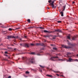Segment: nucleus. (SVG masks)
Segmentation results:
<instances>
[{
  "mask_svg": "<svg viewBox=\"0 0 78 78\" xmlns=\"http://www.w3.org/2000/svg\"><path fill=\"white\" fill-rule=\"evenodd\" d=\"M54 1H52L51 2V3L50 4V5H54Z\"/></svg>",
  "mask_w": 78,
  "mask_h": 78,
  "instance_id": "nucleus-25",
  "label": "nucleus"
},
{
  "mask_svg": "<svg viewBox=\"0 0 78 78\" xmlns=\"http://www.w3.org/2000/svg\"><path fill=\"white\" fill-rule=\"evenodd\" d=\"M73 61V59L69 58V60H67L68 62H72Z\"/></svg>",
  "mask_w": 78,
  "mask_h": 78,
  "instance_id": "nucleus-11",
  "label": "nucleus"
},
{
  "mask_svg": "<svg viewBox=\"0 0 78 78\" xmlns=\"http://www.w3.org/2000/svg\"><path fill=\"white\" fill-rule=\"evenodd\" d=\"M59 34L58 33H57V34Z\"/></svg>",
  "mask_w": 78,
  "mask_h": 78,
  "instance_id": "nucleus-58",
  "label": "nucleus"
},
{
  "mask_svg": "<svg viewBox=\"0 0 78 78\" xmlns=\"http://www.w3.org/2000/svg\"><path fill=\"white\" fill-rule=\"evenodd\" d=\"M56 75H57V76H59V75L58 74H56Z\"/></svg>",
  "mask_w": 78,
  "mask_h": 78,
  "instance_id": "nucleus-40",
  "label": "nucleus"
},
{
  "mask_svg": "<svg viewBox=\"0 0 78 78\" xmlns=\"http://www.w3.org/2000/svg\"><path fill=\"white\" fill-rule=\"evenodd\" d=\"M33 28V27H28V28L29 29H30V28Z\"/></svg>",
  "mask_w": 78,
  "mask_h": 78,
  "instance_id": "nucleus-38",
  "label": "nucleus"
},
{
  "mask_svg": "<svg viewBox=\"0 0 78 78\" xmlns=\"http://www.w3.org/2000/svg\"><path fill=\"white\" fill-rule=\"evenodd\" d=\"M16 50V48H15V49H14V50Z\"/></svg>",
  "mask_w": 78,
  "mask_h": 78,
  "instance_id": "nucleus-50",
  "label": "nucleus"
},
{
  "mask_svg": "<svg viewBox=\"0 0 78 78\" xmlns=\"http://www.w3.org/2000/svg\"><path fill=\"white\" fill-rule=\"evenodd\" d=\"M58 23H61V21H57Z\"/></svg>",
  "mask_w": 78,
  "mask_h": 78,
  "instance_id": "nucleus-30",
  "label": "nucleus"
},
{
  "mask_svg": "<svg viewBox=\"0 0 78 78\" xmlns=\"http://www.w3.org/2000/svg\"><path fill=\"white\" fill-rule=\"evenodd\" d=\"M42 29H44V28L42 27Z\"/></svg>",
  "mask_w": 78,
  "mask_h": 78,
  "instance_id": "nucleus-56",
  "label": "nucleus"
},
{
  "mask_svg": "<svg viewBox=\"0 0 78 78\" xmlns=\"http://www.w3.org/2000/svg\"><path fill=\"white\" fill-rule=\"evenodd\" d=\"M31 54H32V55H34V54H35V53H34V52H31Z\"/></svg>",
  "mask_w": 78,
  "mask_h": 78,
  "instance_id": "nucleus-33",
  "label": "nucleus"
},
{
  "mask_svg": "<svg viewBox=\"0 0 78 78\" xmlns=\"http://www.w3.org/2000/svg\"><path fill=\"white\" fill-rule=\"evenodd\" d=\"M12 28H9V31H12Z\"/></svg>",
  "mask_w": 78,
  "mask_h": 78,
  "instance_id": "nucleus-27",
  "label": "nucleus"
},
{
  "mask_svg": "<svg viewBox=\"0 0 78 78\" xmlns=\"http://www.w3.org/2000/svg\"><path fill=\"white\" fill-rule=\"evenodd\" d=\"M27 36H24L25 38H27Z\"/></svg>",
  "mask_w": 78,
  "mask_h": 78,
  "instance_id": "nucleus-43",
  "label": "nucleus"
},
{
  "mask_svg": "<svg viewBox=\"0 0 78 78\" xmlns=\"http://www.w3.org/2000/svg\"><path fill=\"white\" fill-rule=\"evenodd\" d=\"M76 56H77V57H78V54Z\"/></svg>",
  "mask_w": 78,
  "mask_h": 78,
  "instance_id": "nucleus-53",
  "label": "nucleus"
},
{
  "mask_svg": "<svg viewBox=\"0 0 78 78\" xmlns=\"http://www.w3.org/2000/svg\"><path fill=\"white\" fill-rule=\"evenodd\" d=\"M53 50H57V48H53Z\"/></svg>",
  "mask_w": 78,
  "mask_h": 78,
  "instance_id": "nucleus-22",
  "label": "nucleus"
},
{
  "mask_svg": "<svg viewBox=\"0 0 78 78\" xmlns=\"http://www.w3.org/2000/svg\"><path fill=\"white\" fill-rule=\"evenodd\" d=\"M5 56H8V55H5V54H4Z\"/></svg>",
  "mask_w": 78,
  "mask_h": 78,
  "instance_id": "nucleus-39",
  "label": "nucleus"
},
{
  "mask_svg": "<svg viewBox=\"0 0 78 78\" xmlns=\"http://www.w3.org/2000/svg\"><path fill=\"white\" fill-rule=\"evenodd\" d=\"M20 28L19 27H18V28H16L15 30H19V29H20Z\"/></svg>",
  "mask_w": 78,
  "mask_h": 78,
  "instance_id": "nucleus-36",
  "label": "nucleus"
},
{
  "mask_svg": "<svg viewBox=\"0 0 78 78\" xmlns=\"http://www.w3.org/2000/svg\"><path fill=\"white\" fill-rule=\"evenodd\" d=\"M3 50H6V49H4Z\"/></svg>",
  "mask_w": 78,
  "mask_h": 78,
  "instance_id": "nucleus-52",
  "label": "nucleus"
},
{
  "mask_svg": "<svg viewBox=\"0 0 78 78\" xmlns=\"http://www.w3.org/2000/svg\"><path fill=\"white\" fill-rule=\"evenodd\" d=\"M51 36V35H45L44 36V37H50Z\"/></svg>",
  "mask_w": 78,
  "mask_h": 78,
  "instance_id": "nucleus-9",
  "label": "nucleus"
},
{
  "mask_svg": "<svg viewBox=\"0 0 78 78\" xmlns=\"http://www.w3.org/2000/svg\"><path fill=\"white\" fill-rule=\"evenodd\" d=\"M13 63H14V62H13Z\"/></svg>",
  "mask_w": 78,
  "mask_h": 78,
  "instance_id": "nucleus-59",
  "label": "nucleus"
},
{
  "mask_svg": "<svg viewBox=\"0 0 78 78\" xmlns=\"http://www.w3.org/2000/svg\"><path fill=\"white\" fill-rule=\"evenodd\" d=\"M54 1H56V0H54Z\"/></svg>",
  "mask_w": 78,
  "mask_h": 78,
  "instance_id": "nucleus-61",
  "label": "nucleus"
},
{
  "mask_svg": "<svg viewBox=\"0 0 78 78\" xmlns=\"http://www.w3.org/2000/svg\"><path fill=\"white\" fill-rule=\"evenodd\" d=\"M40 67H41V68H42V69H44V66H43L41 65H40Z\"/></svg>",
  "mask_w": 78,
  "mask_h": 78,
  "instance_id": "nucleus-24",
  "label": "nucleus"
},
{
  "mask_svg": "<svg viewBox=\"0 0 78 78\" xmlns=\"http://www.w3.org/2000/svg\"><path fill=\"white\" fill-rule=\"evenodd\" d=\"M41 43H36V45L37 46H39V45L40 46Z\"/></svg>",
  "mask_w": 78,
  "mask_h": 78,
  "instance_id": "nucleus-19",
  "label": "nucleus"
},
{
  "mask_svg": "<svg viewBox=\"0 0 78 78\" xmlns=\"http://www.w3.org/2000/svg\"><path fill=\"white\" fill-rule=\"evenodd\" d=\"M40 72H42V70H40Z\"/></svg>",
  "mask_w": 78,
  "mask_h": 78,
  "instance_id": "nucleus-47",
  "label": "nucleus"
},
{
  "mask_svg": "<svg viewBox=\"0 0 78 78\" xmlns=\"http://www.w3.org/2000/svg\"><path fill=\"white\" fill-rule=\"evenodd\" d=\"M67 41H68V40H67Z\"/></svg>",
  "mask_w": 78,
  "mask_h": 78,
  "instance_id": "nucleus-62",
  "label": "nucleus"
},
{
  "mask_svg": "<svg viewBox=\"0 0 78 78\" xmlns=\"http://www.w3.org/2000/svg\"><path fill=\"white\" fill-rule=\"evenodd\" d=\"M7 37L8 38H7V39H10V38H14V39H16V38H18V36L17 37H14V36L12 35L8 36Z\"/></svg>",
  "mask_w": 78,
  "mask_h": 78,
  "instance_id": "nucleus-1",
  "label": "nucleus"
},
{
  "mask_svg": "<svg viewBox=\"0 0 78 78\" xmlns=\"http://www.w3.org/2000/svg\"><path fill=\"white\" fill-rule=\"evenodd\" d=\"M62 47L63 48H70L71 47L67 46L66 45H62Z\"/></svg>",
  "mask_w": 78,
  "mask_h": 78,
  "instance_id": "nucleus-3",
  "label": "nucleus"
},
{
  "mask_svg": "<svg viewBox=\"0 0 78 78\" xmlns=\"http://www.w3.org/2000/svg\"><path fill=\"white\" fill-rule=\"evenodd\" d=\"M53 39H55V37H53Z\"/></svg>",
  "mask_w": 78,
  "mask_h": 78,
  "instance_id": "nucleus-44",
  "label": "nucleus"
},
{
  "mask_svg": "<svg viewBox=\"0 0 78 78\" xmlns=\"http://www.w3.org/2000/svg\"><path fill=\"white\" fill-rule=\"evenodd\" d=\"M58 61H63V59H58Z\"/></svg>",
  "mask_w": 78,
  "mask_h": 78,
  "instance_id": "nucleus-29",
  "label": "nucleus"
},
{
  "mask_svg": "<svg viewBox=\"0 0 78 78\" xmlns=\"http://www.w3.org/2000/svg\"><path fill=\"white\" fill-rule=\"evenodd\" d=\"M40 46H44V44L43 43H40Z\"/></svg>",
  "mask_w": 78,
  "mask_h": 78,
  "instance_id": "nucleus-23",
  "label": "nucleus"
},
{
  "mask_svg": "<svg viewBox=\"0 0 78 78\" xmlns=\"http://www.w3.org/2000/svg\"><path fill=\"white\" fill-rule=\"evenodd\" d=\"M30 45L31 46H34V44H31Z\"/></svg>",
  "mask_w": 78,
  "mask_h": 78,
  "instance_id": "nucleus-28",
  "label": "nucleus"
},
{
  "mask_svg": "<svg viewBox=\"0 0 78 78\" xmlns=\"http://www.w3.org/2000/svg\"><path fill=\"white\" fill-rule=\"evenodd\" d=\"M66 8V5L64 7V9L63 10V11H64V10H65V8Z\"/></svg>",
  "mask_w": 78,
  "mask_h": 78,
  "instance_id": "nucleus-31",
  "label": "nucleus"
},
{
  "mask_svg": "<svg viewBox=\"0 0 78 78\" xmlns=\"http://www.w3.org/2000/svg\"><path fill=\"white\" fill-rule=\"evenodd\" d=\"M66 55L68 58H71V56H70V55H71V53L70 52H67V53L66 54Z\"/></svg>",
  "mask_w": 78,
  "mask_h": 78,
  "instance_id": "nucleus-6",
  "label": "nucleus"
},
{
  "mask_svg": "<svg viewBox=\"0 0 78 78\" xmlns=\"http://www.w3.org/2000/svg\"><path fill=\"white\" fill-rule=\"evenodd\" d=\"M55 31H56V32H59L60 33H61V32H62L61 30H60V29L55 30Z\"/></svg>",
  "mask_w": 78,
  "mask_h": 78,
  "instance_id": "nucleus-7",
  "label": "nucleus"
},
{
  "mask_svg": "<svg viewBox=\"0 0 78 78\" xmlns=\"http://www.w3.org/2000/svg\"><path fill=\"white\" fill-rule=\"evenodd\" d=\"M5 54H8V53L7 51H5Z\"/></svg>",
  "mask_w": 78,
  "mask_h": 78,
  "instance_id": "nucleus-34",
  "label": "nucleus"
},
{
  "mask_svg": "<svg viewBox=\"0 0 78 78\" xmlns=\"http://www.w3.org/2000/svg\"><path fill=\"white\" fill-rule=\"evenodd\" d=\"M8 58H9V59H10V57H8Z\"/></svg>",
  "mask_w": 78,
  "mask_h": 78,
  "instance_id": "nucleus-55",
  "label": "nucleus"
},
{
  "mask_svg": "<svg viewBox=\"0 0 78 78\" xmlns=\"http://www.w3.org/2000/svg\"><path fill=\"white\" fill-rule=\"evenodd\" d=\"M13 44H15V45H16V44H15V43H14Z\"/></svg>",
  "mask_w": 78,
  "mask_h": 78,
  "instance_id": "nucleus-54",
  "label": "nucleus"
},
{
  "mask_svg": "<svg viewBox=\"0 0 78 78\" xmlns=\"http://www.w3.org/2000/svg\"><path fill=\"white\" fill-rule=\"evenodd\" d=\"M53 32H56L55 31H55H53Z\"/></svg>",
  "mask_w": 78,
  "mask_h": 78,
  "instance_id": "nucleus-51",
  "label": "nucleus"
},
{
  "mask_svg": "<svg viewBox=\"0 0 78 78\" xmlns=\"http://www.w3.org/2000/svg\"><path fill=\"white\" fill-rule=\"evenodd\" d=\"M55 58H58V57H51V59L52 60H53V59H55Z\"/></svg>",
  "mask_w": 78,
  "mask_h": 78,
  "instance_id": "nucleus-12",
  "label": "nucleus"
},
{
  "mask_svg": "<svg viewBox=\"0 0 78 78\" xmlns=\"http://www.w3.org/2000/svg\"><path fill=\"white\" fill-rule=\"evenodd\" d=\"M22 59L24 61H26V60H27V58H26V57H23Z\"/></svg>",
  "mask_w": 78,
  "mask_h": 78,
  "instance_id": "nucleus-13",
  "label": "nucleus"
},
{
  "mask_svg": "<svg viewBox=\"0 0 78 78\" xmlns=\"http://www.w3.org/2000/svg\"><path fill=\"white\" fill-rule=\"evenodd\" d=\"M46 76H48V77H50L51 78H52V76L48 74H47V75H46Z\"/></svg>",
  "mask_w": 78,
  "mask_h": 78,
  "instance_id": "nucleus-16",
  "label": "nucleus"
},
{
  "mask_svg": "<svg viewBox=\"0 0 78 78\" xmlns=\"http://www.w3.org/2000/svg\"><path fill=\"white\" fill-rule=\"evenodd\" d=\"M23 44H20V46H23Z\"/></svg>",
  "mask_w": 78,
  "mask_h": 78,
  "instance_id": "nucleus-32",
  "label": "nucleus"
},
{
  "mask_svg": "<svg viewBox=\"0 0 78 78\" xmlns=\"http://www.w3.org/2000/svg\"><path fill=\"white\" fill-rule=\"evenodd\" d=\"M30 44L28 43H25L23 44V47H27V48H29L30 47Z\"/></svg>",
  "mask_w": 78,
  "mask_h": 78,
  "instance_id": "nucleus-2",
  "label": "nucleus"
},
{
  "mask_svg": "<svg viewBox=\"0 0 78 78\" xmlns=\"http://www.w3.org/2000/svg\"><path fill=\"white\" fill-rule=\"evenodd\" d=\"M26 74H29V73H30V72L28 71H26Z\"/></svg>",
  "mask_w": 78,
  "mask_h": 78,
  "instance_id": "nucleus-26",
  "label": "nucleus"
},
{
  "mask_svg": "<svg viewBox=\"0 0 78 78\" xmlns=\"http://www.w3.org/2000/svg\"><path fill=\"white\" fill-rule=\"evenodd\" d=\"M11 78V76H9L8 77V78Z\"/></svg>",
  "mask_w": 78,
  "mask_h": 78,
  "instance_id": "nucleus-37",
  "label": "nucleus"
},
{
  "mask_svg": "<svg viewBox=\"0 0 78 78\" xmlns=\"http://www.w3.org/2000/svg\"><path fill=\"white\" fill-rule=\"evenodd\" d=\"M75 2H72V3L73 4H74V3H75Z\"/></svg>",
  "mask_w": 78,
  "mask_h": 78,
  "instance_id": "nucleus-41",
  "label": "nucleus"
},
{
  "mask_svg": "<svg viewBox=\"0 0 78 78\" xmlns=\"http://www.w3.org/2000/svg\"><path fill=\"white\" fill-rule=\"evenodd\" d=\"M63 77H64V76L63 75H61Z\"/></svg>",
  "mask_w": 78,
  "mask_h": 78,
  "instance_id": "nucleus-48",
  "label": "nucleus"
},
{
  "mask_svg": "<svg viewBox=\"0 0 78 78\" xmlns=\"http://www.w3.org/2000/svg\"><path fill=\"white\" fill-rule=\"evenodd\" d=\"M43 31H44V33H52V31H49L47 30H44Z\"/></svg>",
  "mask_w": 78,
  "mask_h": 78,
  "instance_id": "nucleus-8",
  "label": "nucleus"
},
{
  "mask_svg": "<svg viewBox=\"0 0 78 78\" xmlns=\"http://www.w3.org/2000/svg\"><path fill=\"white\" fill-rule=\"evenodd\" d=\"M42 52L41 51L38 52V53L37 54V56H41V54H40L41 53H42Z\"/></svg>",
  "mask_w": 78,
  "mask_h": 78,
  "instance_id": "nucleus-14",
  "label": "nucleus"
},
{
  "mask_svg": "<svg viewBox=\"0 0 78 78\" xmlns=\"http://www.w3.org/2000/svg\"><path fill=\"white\" fill-rule=\"evenodd\" d=\"M3 31V32H6V31Z\"/></svg>",
  "mask_w": 78,
  "mask_h": 78,
  "instance_id": "nucleus-49",
  "label": "nucleus"
},
{
  "mask_svg": "<svg viewBox=\"0 0 78 78\" xmlns=\"http://www.w3.org/2000/svg\"><path fill=\"white\" fill-rule=\"evenodd\" d=\"M20 69H22L19 68Z\"/></svg>",
  "mask_w": 78,
  "mask_h": 78,
  "instance_id": "nucleus-57",
  "label": "nucleus"
},
{
  "mask_svg": "<svg viewBox=\"0 0 78 78\" xmlns=\"http://www.w3.org/2000/svg\"><path fill=\"white\" fill-rule=\"evenodd\" d=\"M30 62L31 63H32V64H33L34 62V59L33 58H32L31 59V60H30Z\"/></svg>",
  "mask_w": 78,
  "mask_h": 78,
  "instance_id": "nucleus-5",
  "label": "nucleus"
},
{
  "mask_svg": "<svg viewBox=\"0 0 78 78\" xmlns=\"http://www.w3.org/2000/svg\"><path fill=\"white\" fill-rule=\"evenodd\" d=\"M60 14H61V16H62V17H63V16H64V13L62 12H60Z\"/></svg>",
  "mask_w": 78,
  "mask_h": 78,
  "instance_id": "nucleus-15",
  "label": "nucleus"
},
{
  "mask_svg": "<svg viewBox=\"0 0 78 78\" xmlns=\"http://www.w3.org/2000/svg\"><path fill=\"white\" fill-rule=\"evenodd\" d=\"M68 44L69 45H72V46H73V44H72L70 43H68Z\"/></svg>",
  "mask_w": 78,
  "mask_h": 78,
  "instance_id": "nucleus-18",
  "label": "nucleus"
},
{
  "mask_svg": "<svg viewBox=\"0 0 78 78\" xmlns=\"http://www.w3.org/2000/svg\"><path fill=\"white\" fill-rule=\"evenodd\" d=\"M51 0H50V1H48V2H49V3H51Z\"/></svg>",
  "mask_w": 78,
  "mask_h": 78,
  "instance_id": "nucleus-35",
  "label": "nucleus"
},
{
  "mask_svg": "<svg viewBox=\"0 0 78 78\" xmlns=\"http://www.w3.org/2000/svg\"><path fill=\"white\" fill-rule=\"evenodd\" d=\"M76 36H75L73 37L72 38V40H75V39L76 38Z\"/></svg>",
  "mask_w": 78,
  "mask_h": 78,
  "instance_id": "nucleus-17",
  "label": "nucleus"
},
{
  "mask_svg": "<svg viewBox=\"0 0 78 78\" xmlns=\"http://www.w3.org/2000/svg\"><path fill=\"white\" fill-rule=\"evenodd\" d=\"M75 61H77L78 59H76Z\"/></svg>",
  "mask_w": 78,
  "mask_h": 78,
  "instance_id": "nucleus-45",
  "label": "nucleus"
},
{
  "mask_svg": "<svg viewBox=\"0 0 78 78\" xmlns=\"http://www.w3.org/2000/svg\"><path fill=\"white\" fill-rule=\"evenodd\" d=\"M55 37H56V36H55Z\"/></svg>",
  "mask_w": 78,
  "mask_h": 78,
  "instance_id": "nucleus-60",
  "label": "nucleus"
},
{
  "mask_svg": "<svg viewBox=\"0 0 78 78\" xmlns=\"http://www.w3.org/2000/svg\"><path fill=\"white\" fill-rule=\"evenodd\" d=\"M18 59H19V58H18Z\"/></svg>",
  "mask_w": 78,
  "mask_h": 78,
  "instance_id": "nucleus-64",
  "label": "nucleus"
},
{
  "mask_svg": "<svg viewBox=\"0 0 78 78\" xmlns=\"http://www.w3.org/2000/svg\"><path fill=\"white\" fill-rule=\"evenodd\" d=\"M47 69L48 70H51V71H53V72H55L56 73H58L59 72L58 71H55L53 70H52V69H50L49 68H47Z\"/></svg>",
  "mask_w": 78,
  "mask_h": 78,
  "instance_id": "nucleus-4",
  "label": "nucleus"
},
{
  "mask_svg": "<svg viewBox=\"0 0 78 78\" xmlns=\"http://www.w3.org/2000/svg\"><path fill=\"white\" fill-rule=\"evenodd\" d=\"M39 28H40V29H42V27H40Z\"/></svg>",
  "mask_w": 78,
  "mask_h": 78,
  "instance_id": "nucleus-42",
  "label": "nucleus"
},
{
  "mask_svg": "<svg viewBox=\"0 0 78 78\" xmlns=\"http://www.w3.org/2000/svg\"><path fill=\"white\" fill-rule=\"evenodd\" d=\"M67 38L68 39H69V40H70V34H69V35L67 36Z\"/></svg>",
  "mask_w": 78,
  "mask_h": 78,
  "instance_id": "nucleus-10",
  "label": "nucleus"
},
{
  "mask_svg": "<svg viewBox=\"0 0 78 78\" xmlns=\"http://www.w3.org/2000/svg\"><path fill=\"white\" fill-rule=\"evenodd\" d=\"M51 5V7H52V8H54V7L55 6V5H54V4Z\"/></svg>",
  "mask_w": 78,
  "mask_h": 78,
  "instance_id": "nucleus-21",
  "label": "nucleus"
},
{
  "mask_svg": "<svg viewBox=\"0 0 78 78\" xmlns=\"http://www.w3.org/2000/svg\"><path fill=\"white\" fill-rule=\"evenodd\" d=\"M58 36H59V35H58Z\"/></svg>",
  "mask_w": 78,
  "mask_h": 78,
  "instance_id": "nucleus-63",
  "label": "nucleus"
},
{
  "mask_svg": "<svg viewBox=\"0 0 78 78\" xmlns=\"http://www.w3.org/2000/svg\"><path fill=\"white\" fill-rule=\"evenodd\" d=\"M27 21L28 23H30L31 22V20L30 19H28Z\"/></svg>",
  "mask_w": 78,
  "mask_h": 78,
  "instance_id": "nucleus-20",
  "label": "nucleus"
},
{
  "mask_svg": "<svg viewBox=\"0 0 78 78\" xmlns=\"http://www.w3.org/2000/svg\"><path fill=\"white\" fill-rule=\"evenodd\" d=\"M51 46H53V44H51Z\"/></svg>",
  "mask_w": 78,
  "mask_h": 78,
  "instance_id": "nucleus-46",
  "label": "nucleus"
}]
</instances>
